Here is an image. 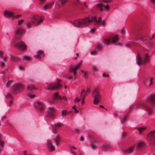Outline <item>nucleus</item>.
<instances>
[{"instance_id": "obj_1", "label": "nucleus", "mask_w": 155, "mask_h": 155, "mask_svg": "<svg viewBox=\"0 0 155 155\" xmlns=\"http://www.w3.org/2000/svg\"><path fill=\"white\" fill-rule=\"evenodd\" d=\"M92 22L102 26L105 25L106 23L105 20H102L100 17L97 18L95 16H89L88 17L75 20L73 22V25L75 27H79L86 26Z\"/></svg>"}, {"instance_id": "obj_2", "label": "nucleus", "mask_w": 155, "mask_h": 155, "mask_svg": "<svg viewBox=\"0 0 155 155\" xmlns=\"http://www.w3.org/2000/svg\"><path fill=\"white\" fill-rule=\"evenodd\" d=\"M44 18L43 17L38 15L34 16L30 21H28L26 23L27 25L29 26L34 24L37 25L40 24Z\"/></svg>"}, {"instance_id": "obj_3", "label": "nucleus", "mask_w": 155, "mask_h": 155, "mask_svg": "<svg viewBox=\"0 0 155 155\" xmlns=\"http://www.w3.org/2000/svg\"><path fill=\"white\" fill-rule=\"evenodd\" d=\"M92 97L93 99V103L94 104L100 102L102 98L100 89L98 88H95L93 91L92 94Z\"/></svg>"}, {"instance_id": "obj_4", "label": "nucleus", "mask_w": 155, "mask_h": 155, "mask_svg": "<svg viewBox=\"0 0 155 155\" xmlns=\"http://www.w3.org/2000/svg\"><path fill=\"white\" fill-rule=\"evenodd\" d=\"M91 90L89 87H87L86 90L83 89L81 92L80 98H75L74 100L78 102H79L81 100L82 101L81 104H84V98L87 95V93L90 92Z\"/></svg>"}, {"instance_id": "obj_5", "label": "nucleus", "mask_w": 155, "mask_h": 155, "mask_svg": "<svg viewBox=\"0 0 155 155\" xmlns=\"http://www.w3.org/2000/svg\"><path fill=\"white\" fill-rule=\"evenodd\" d=\"M137 57V64L139 65H141L142 64H144L149 61V56L148 54H145L144 58L141 59L140 55L138 54Z\"/></svg>"}, {"instance_id": "obj_6", "label": "nucleus", "mask_w": 155, "mask_h": 155, "mask_svg": "<svg viewBox=\"0 0 155 155\" xmlns=\"http://www.w3.org/2000/svg\"><path fill=\"white\" fill-rule=\"evenodd\" d=\"M81 63L80 62L76 65H71L68 68V71L69 72L72 73L74 76L77 75L76 70L81 66Z\"/></svg>"}, {"instance_id": "obj_7", "label": "nucleus", "mask_w": 155, "mask_h": 155, "mask_svg": "<svg viewBox=\"0 0 155 155\" xmlns=\"http://www.w3.org/2000/svg\"><path fill=\"white\" fill-rule=\"evenodd\" d=\"M61 87V86L59 82L52 83L49 84L47 86L48 90H52Z\"/></svg>"}, {"instance_id": "obj_8", "label": "nucleus", "mask_w": 155, "mask_h": 155, "mask_svg": "<svg viewBox=\"0 0 155 155\" xmlns=\"http://www.w3.org/2000/svg\"><path fill=\"white\" fill-rule=\"evenodd\" d=\"M107 2V1H106L105 2L102 1L100 2L97 4V7L100 9V10L101 11H103L104 9V10H108L110 8L109 6L108 5L104 6V5L103 4V3H105Z\"/></svg>"}, {"instance_id": "obj_9", "label": "nucleus", "mask_w": 155, "mask_h": 155, "mask_svg": "<svg viewBox=\"0 0 155 155\" xmlns=\"http://www.w3.org/2000/svg\"><path fill=\"white\" fill-rule=\"evenodd\" d=\"M16 48L21 51L25 50L27 48V46L24 42L20 41L15 45Z\"/></svg>"}, {"instance_id": "obj_10", "label": "nucleus", "mask_w": 155, "mask_h": 155, "mask_svg": "<svg viewBox=\"0 0 155 155\" xmlns=\"http://www.w3.org/2000/svg\"><path fill=\"white\" fill-rule=\"evenodd\" d=\"M24 31V30L22 28L20 27L18 28L15 31V38L16 39H18L23 34Z\"/></svg>"}, {"instance_id": "obj_11", "label": "nucleus", "mask_w": 155, "mask_h": 155, "mask_svg": "<svg viewBox=\"0 0 155 155\" xmlns=\"http://www.w3.org/2000/svg\"><path fill=\"white\" fill-rule=\"evenodd\" d=\"M48 116L51 118H53L55 116V111L52 107L49 108L47 111Z\"/></svg>"}, {"instance_id": "obj_12", "label": "nucleus", "mask_w": 155, "mask_h": 155, "mask_svg": "<svg viewBox=\"0 0 155 155\" xmlns=\"http://www.w3.org/2000/svg\"><path fill=\"white\" fill-rule=\"evenodd\" d=\"M63 126V124L60 122L54 124L53 126V132L54 133H56L57 132L58 130L62 127Z\"/></svg>"}, {"instance_id": "obj_13", "label": "nucleus", "mask_w": 155, "mask_h": 155, "mask_svg": "<svg viewBox=\"0 0 155 155\" xmlns=\"http://www.w3.org/2000/svg\"><path fill=\"white\" fill-rule=\"evenodd\" d=\"M111 41L114 43H116L118 41V37L117 36H115L112 38L110 39H105L104 42L105 44H107L110 42Z\"/></svg>"}, {"instance_id": "obj_14", "label": "nucleus", "mask_w": 155, "mask_h": 155, "mask_svg": "<svg viewBox=\"0 0 155 155\" xmlns=\"http://www.w3.org/2000/svg\"><path fill=\"white\" fill-rule=\"evenodd\" d=\"M145 109L148 115H151L153 114V110L151 105L146 104L145 106Z\"/></svg>"}, {"instance_id": "obj_15", "label": "nucleus", "mask_w": 155, "mask_h": 155, "mask_svg": "<svg viewBox=\"0 0 155 155\" xmlns=\"http://www.w3.org/2000/svg\"><path fill=\"white\" fill-rule=\"evenodd\" d=\"M147 137L149 140L155 141V129L150 131L147 135Z\"/></svg>"}, {"instance_id": "obj_16", "label": "nucleus", "mask_w": 155, "mask_h": 155, "mask_svg": "<svg viewBox=\"0 0 155 155\" xmlns=\"http://www.w3.org/2000/svg\"><path fill=\"white\" fill-rule=\"evenodd\" d=\"M23 87L22 84H16L12 86V90L14 91H18L23 89Z\"/></svg>"}, {"instance_id": "obj_17", "label": "nucleus", "mask_w": 155, "mask_h": 155, "mask_svg": "<svg viewBox=\"0 0 155 155\" xmlns=\"http://www.w3.org/2000/svg\"><path fill=\"white\" fill-rule=\"evenodd\" d=\"M148 100L150 103L155 106V94L150 95L149 97Z\"/></svg>"}, {"instance_id": "obj_18", "label": "nucleus", "mask_w": 155, "mask_h": 155, "mask_svg": "<svg viewBox=\"0 0 155 155\" xmlns=\"http://www.w3.org/2000/svg\"><path fill=\"white\" fill-rule=\"evenodd\" d=\"M137 37L138 39H140L143 41H144L147 40L149 37L145 34L141 35L140 34H139L137 35Z\"/></svg>"}, {"instance_id": "obj_19", "label": "nucleus", "mask_w": 155, "mask_h": 155, "mask_svg": "<svg viewBox=\"0 0 155 155\" xmlns=\"http://www.w3.org/2000/svg\"><path fill=\"white\" fill-rule=\"evenodd\" d=\"M67 0H59L56 3L57 8H60L63 6L67 2Z\"/></svg>"}, {"instance_id": "obj_20", "label": "nucleus", "mask_w": 155, "mask_h": 155, "mask_svg": "<svg viewBox=\"0 0 155 155\" xmlns=\"http://www.w3.org/2000/svg\"><path fill=\"white\" fill-rule=\"evenodd\" d=\"M27 89L29 90H33L36 89L35 85L32 82H30L27 86Z\"/></svg>"}, {"instance_id": "obj_21", "label": "nucleus", "mask_w": 155, "mask_h": 155, "mask_svg": "<svg viewBox=\"0 0 155 155\" xmlns=\"http://www.w3.org/2000/svg\"><path fill=\"white\" fill-rule=\"evenodd\" d=\"M35 106L40 110H42L44 109V105L41 102H37L35 104Z\"/></svg>"}, {"instance_id": "obj_22", "label": "nucleus", "mask_w": 155, "mask_h": 155, "mask_svg": "<svg viewBox=\"0 0 155 155\" xmlns=\"http://www.w3.org/2000/svg\"><path fill=\"white\" fill-rule=\"evenodd\" d=\"M53 100L54 101H58L62 100L61 97L59 95L58 93L55 92L52 96Z\"/></svg>"}, {"instance_id": "obj_23", "label": "nucleus", "mask_w": 155, "mask_h": 155, "mask_svg": "<svg viewBox=\"0 0 155 155\" xmlns=\"http://www.w3.org/2000/svg\"><path fill=\"white\" fill-rule=\"evenodd\" d=\"M134 147L138 149H140L144 146L143 143L142 142H138L134 145Z\"/></svg>"}, {"instance_id": "obj_24", "label": "nucleus", "mask_w": 155, "mask_h": 155, "mask_svg": "<svg viewBox=\"0 0 155 155\" xmlns=\"http://www.w3.org/2000/svg\"><path fill=\"white\" fill-rule=\"evenodd\" d=\"M47 149L50 151L52 152L54 150V148L52 145V143L50 141H48L47 144Z\"/></svg>"}, {"instance_id": "obj_25", "label": "nucleus", "mask_w": 155, "mask_h": 155, "mask_svg": "<svg viewBox=\"0 0 155 155\" xmlns=\"http://www.w3.org/2000/svg\"><path fill=\"white\" fill-rule=\"evenodd\" d=\"M134 145H131L128 146L127 148V153L130 154L134 151Z\"/></svg>"}, {"instance_id": "obj_26", "label": "nucleus", "mask_w": 155, "mask_h": 155, "mask_svg": "<svg viewBox=\"0 0 155 155\" xmlns=\"http://www.w3.org/2000/svg\"><path fill=\"white\" fill-rule=\"evenodd\" d=\"M14 15L13 13L9 11L6 10L4 12V15L6 17L13 16Z\"/></svg>"}, {"instance_id": "obj_27", "label": "nucleus", "mask_w": 155, "mask_h": 155, "mask_svg": "<svg viewBox=\"0 0 155 155\" xmlns=\"http://www.w3.org/2000/svg\"><path fill=\"white\" fill-rule=\"evenodd\" d=\"M6 97L8 99L9 101V104L10 105L12 104V96L9 94H7L6 95Z\"/></svg>"}, {"instance_id": "obj_28", "label": "nucleus", "mask_w": 155, "mask_h": 155, "mask_svg": "<svg viewBox=\"0 0 155 155\" xmlns=\"http://www.w3.org/2000/svg\"><path fill=\"white\" fill-rule=\"evenodd\" d=\"M60 140L61 137L59 134H58L55 137V142L56 143V145H58L59 144L58 142Z\"/></svg>"}, {"instance_id": "obj_29", "label": "nucleus", "mask_w": 155, "mask_h": 155, "mask_svg": "<svg viewBox=\"0 0 155 155\" xmlns=\"http://www.w3.org/2000/svg\"><path fill=\"white\" fill-rule=\"evenodd\" d=\"M37 58L39 59L44 56L43 52L42 51H39L37 53Z\"/></svg>"}, {"instance_id": "obj_30", "label": "nucleus", "mask_w": 155, "mask_h": 155, "mask_svg": "<svg viewBox=\"0 0 155 155\" xmlns=\"http://www.w3.org/2000/svg\"><path fill=\"white\" fill-rule=\"evenodd\" d=\"M76 2L77 3V4H78V5H83V6L84 8H87V6L86 5V3L85 2L82 3L80 1V0H76Z\"/></svg>"}, {"instance_id": "obj_31", "label": "nucleus", "mask_w": 155, "mask_h": 155, "mask_svg": "<svg viewBox=\"0 0 155 155\" xmlns=\"http://www.w3.org/2000/svg\"><path fill=\"white\" fill-rule=\"evenodd\" d=\"M52 5V2H50L45 4L43 6V8L45 9H49L51 8Z\"/></svg>"}, {"instance_id": "obj_32", "label": "nucleus", "mask_w": 155, "mask_h": 155, "mask_svg": "<svg viewBox=\"0 0 155 155\" xmlns=\"http://www.w3.org/2000/svg\"><path fill=\"white\" fill-rule=\"evenodd\" d=\"M142 103L141 101H139L136 103L134 105L135 109H137L140 107L142 105Z\"/></svg>"}, {"instance_id": "obj_33", "label": "nucleus", "mask_w": 155, "mask_h": 155, "mask_svg": "<svg viewBox=\"0 0 155 155\" xmlns=\"http://www.w3.org/2000/svg\"><path fill=\"white\" fill-rule=\"evenodd\" d=\"M153 78H150L148 79L146 81V83L148 84L149 86H151L153 84Z\"/></svg>"}, {"instance_id": "obj_34", "label": "nucleus", "mask_w": 155, "mask_h": 155, "mask_svg": "<svg viewBox=\"0 0 155 155\" xmlns=\"http://www.w3.org/2000/svg\"><path fill=\"white\" fill-rule=\"evenodd\" d=\"M146 128L145 127H139L137 128V130L139 131V133L140 134H141L143 130H146Z\"/></svg>"}, {"instance_id": "obj_35", "label": "nucleus", "mask_w": 155, "mask_h": 155, "mask_svg": "<svg viewBox=\"0 0 155 155\" xmlns=\"http://www.w3.org/2000/svg\"><path fill=\"white\" fill-rule=\"evenodd\" d=\"M72 109L75 111V113H78L79 112V110L77 109L78 108V107L76 106H74L72 107Z\"/></svg>"}, {"instance_id": "obj_36", "label": "nucleus", "mask_w": 155, "mask_h": 155, "mask_svg": "<svg viewBox=\"0 0 155 155\" xmlns=\"http://www.w3.org/2000/svg\"><path fill=\"white\" fill-rule=\"evenodd\" d=\"M27 96L28 98L30 99H32L34 97L35 95L33 94L29 93L28 94Z\"/></svg>"}, {"instance_id": "obj_37", "label": "nucleus", "mask_w": 155, "mask_h": 155, "mask_svg": "<svg viewBox=\"0 0 155 155\" xmlns=\"http://www.w3.org/2000/svg\"><path fill=\"white\" fill-rule=\"evenodd\" d=\"M68 114L67 110H62L61 111V115L62 116H65Z\"/></svg>"}, {"instance_id": "obj_38", "label": "nucleus", "mask_w": 155, "mask_h": 155, "mask_svg": "<svg viewBox=\"0 0 155 155\" xmlns=\"http://www.w3.org/2000/svg\"><path fill=\"white\" fill-rule=\"evenodd\" d=\"M23 58L24 60L27 61L30 59V57L28 56L25 55L24 56Z\"/></svg>"}, {"instance_id": "obj_39", "label": "nucleus", "mask_w": 155, "mask_h": 155, "mask_svg": "<svg viewBox=\"0 0 155 155\" xmlns=\"http://www.w3.org/2000/svg\"><path fill=\"white\" fill-rule=\"evenodd\" d=\"M81 72L83 73L82 74L83 76L84 77H86L87 76V74L83 70L81 71Z\"/></svg>"}, {"instance_id": "obj_40", "label": "nucleus", "mask_w": 155, "mask_h": 155, "mask_svg": "<svg viewBox=\"0 0 155 155\" xmlns=\"http://www.w3.org/2000/svg\"><path fill=\"white\" fill-rule=\"evenodd\" d=\"M4 54V52L3 51L0 50V57H2Z\"/></svg>"}, {"instance_id": "obj_41", "label": "nucleus", "mask_w": 155, "mask_h": 155, "mask_svg": "<svg viewBox=\"0 0 155 155\" xmlns=\"http://www.w3.org/2000/svg\"><path fill=\"white\" fill-rule=\"evenodd\" d=\"M11 81H12L11 80H8L6 84V85L7 86H8L9 85L10 86L11 84Z\"/></svg>"}, {"instance_id": "obj_42", "label": "nucleus", "mask_w": 155, "mask_h": 155, "mask_svg": "<svg viewBox=\"0 0 155 155\" xmlns=\"http://www.w3.org/2000/svg\"><path fill=\"white\" fill-rule=\"evenodd\" d=\"M92 68L94 71H96L97 69V67L95 65H93L92 67Z\"/></svg>"}, {"instance_id": "obj_43", "label": "nucleus", "mask_w": 155, "mask_h": 155, "mask_svg": "<svg viewBox=\"0 0 155 155\" xmlns=\"http://www.w3.org/2000/svg\"><path fill=\"white\" fill-rule=\"evenodd\" d=\"M5 65V61L3 60L2 61L1 63L0 64V66L1 67H3Z\"/></svg>"}, {"instance_id": "obj_44", "label": "nucleus", "mask_w": 155, "mask_h": 155, "mask_svg": "<svg viewBox=\"0 0 155 155\" xmlns=\"http://www.w3.org/2000/svg\"><path fill=\"white\" fill-rule=\"evenodd\" d=\"M21 16V15H18L16 16H15L13 17L12 19H13L15 18H17L20 17Z\"/></svg>"}, {"instance_id": "obj_45", "label": "nucleus", "mask_w": 155, "mask_h": 155, "mask_svg": "<svg viewBox=\"0 0 155 155\" xmlns=\"http://www.w3.org/2000/svg\"><path fill=\"white\" fill-rule=\"evenodd\" d=\"M23 20L22 19H21L18 21V25H21L23 22Z\"/></svg>"}, {"instance_id": "obj_46", "label": "nucleus", "mask_w": 155, "mask_h": 155, "mask_svg": "<svg viewBox=\"0 0 155 155\" xmlns=\"http://www.w3.org/2000/svg\"><path fill=\"white\" fill-rule=\"evenodd\" d=\"M63 98L64 101H68L67 98L66 96H63Z\"/></svg>"}, {"instance_id": "obj_47", "label": "nucleus", "mask_w": 155, "mask_h": 155, "mask_svg": "<svg viewBox=\"0 0 155 155\" xmlns=\"http://www.w3.org/2000/svg\"><path fill=\"white\" fill-rule=\"evenodd\" d=\"M17 59V57L16 56H12V60L15 61V60Z\"/></svg>"}, {"instance_id": "obj_48", "label": "nucleus", "mask_w": 155, "mask_h": 155, "mask_svg": "<svg viewBox=\"0 0 155 155\" xmlns=\"http://www.w3.org/2000/svg\"><path fill=\"white\" fill-rule=\"evenodd\" d=\"M126 120V117H125L121 121L122 123V124L124 123V122H125Z\"/></svg>"}, {"instance_id": "obj_49", "label": "nucleus", "mask_w": 155, "mask_h": 155, "mask_svg": "<svg viewBox=\"0 0 155 155\" xmlns=\"http://www.w3.org/2000/svg\"><path fill=\"white\" fill-rule=\"evenodd\" d=\"M80 140L81 141H83L84 140V138L83 137L81 136L80 137Z\"/></svg>"}, {"instance_id": "obj_50", "label": "nucleus", "mask_w": 155, "mask_h": 155, "mask_svg": "<svg viewBox=\"0 0 155 155\" xmlns=\"http://www.w3.org/2000/svg\"><path fill=\"white\" fill-rule=\"evenodd\" d=\"M96 53V51L95 50L93 51H91L92 54H95Z\"/></svg>"}, {"instance_id": "obj_51", "label": "nucleus", "mask_w": 155, "mask_h": 155, "mask_svg": "<svg viewBox=\"0 0 155 155\" xmlns=\"http://www.w3.org/2000/svg\"><path fill=\"white\" fill-rule=\"evenodd\" d=\"M1 58H2L3 60V61L4 60H5L6 59V58L5 56H3L2 57H1Z\"/></svg>"}, {"instance_id": "obj_52", "label": "nucleus", "mask_w": 155, "mask_h": 155, "mask_svg": "<svg viewBox=\"0 0 155 155\" xmlns=\"http://www.w3.org/2000/svg\"><path fill=\"white\" fill-rule=\"evenodd\" d=\"M23 68L24 67L22 66H20L19 67V70H23Z\"/></svg>"}, {"instance_id": "obj_53", "label": "nucleus", "mask_w": 155, "mask_h": 155, "mask_svg": "<svg viewBox=\"0 0 155 155\" xmlns=\"http://www.w3.org/2000/svg\"><path fill=\"white\" fill-rule=\"evenodd\" d=\"M101 47L100 45H98V48H97V50H99V49H101Z\"/></svg>"}, {"instance_id": "obj_54", "label": "nucleus", "mask_w": 155, "mask_h": 155, "mask_svg": "<svg viewBox=\"0 0 155 155\" xmlns=\"http://www.w3.org/2000/svg\"><path fill=\"white\" fill-rule=\"evenodd\" d=\"M103 77H107V76H109V75H107L106 74H103Z\"/></svg>"}, {"instance_id": "obj_55", "label": "nucleus", "mask_w": 155, "mask_h": 155, "mask_svg": "<svg viewBox=\"0 0 155 155\" xmlns=\"http://www.w3.org/2000/svg\"><path fill=\"white\" fill-rule=\"evenodd\" d=\"M99 107H101V108H104V109H105L104 107V106L102 105H99Z\"/></svg>"}, {"instance_id": "obj_56", "label": "nucleus", "mask_w": 155, "mask_h": 155, "mask_svg": "<svg viewBox=\"0 0 155 155\" xmlns=\"http://www.w3.org/2000/svg\"><path fill=\"white\" fill-rule=\"evenodd\" d=\"M95 29H94L92 30L91 31L93 32L95 31Z\"/></svg>"}, {"instance_id": "obj_57", "label": "nucleus", "mask_w": 155, "mask_h": 155, "mask_svg": "<svg viewBox=\"0 0 155 155\" xmlns=\"http://www.w3.org/2000/svg\"><path fill=\"white\" fill-rule=\"evenodd\" d=\"M152 2H155V0H151Z\"/></svg>"}, {"instance_id": "obj_58", "label": "nucleus", "mask_w": 155, "mask_h": 155, "mask_svg": "<svg viewBox=\"0 0 155 155\" xmlns=\"http://www.w3.org/2000/svg\"><path fill=\"white\" fill-rule=\"evenodd\" d=\"M126 46H130V45L129 44H127V45H126Z\"/></svg>"}, {"instance_id": "obj_59", "label": "nucleus", "mask_w": 155, "mask_h": 155, "mask_svg": "<svg viewBox=\"0 0 155 155\" xmlns=\"http://www.w3.org/2000/svg\"><path fill=\"white\" fill-rule=\"evenodd\" d=\"M153 37H152L151 38H150L149 39V40H151L153 39Z\"/></svg>"}, {"instance_id": "obj_60", "label": "nucleus", "mask_w": 155, "mask_h": 155, "mask_svg": "<svg viewBox=\"0 0 155 155\" xmlns=\"http://www.w3.org/2000/svg\"><path fill=\"white\" fill-rule=\"evenodd\" d=\"M153 37H152L151 38H150L149 39V40H151L153 39Z\"/></svg>"}, {"instance_id": "obj_61", "label": "nucleus", "mask_w": 155, "mask_h": 155, "mask_svg": "<svg viewBox=\"0 0 155 155\" xmlns=\"http://www.w3.org/2000/svg\"><path fill=\"white\" fill-rule=\"evenodd\" d=\"M155 36V35L154 34H153L152 35V37H153V38H154Z\"/></svg>"}, {"instance_id": "obj_62", "label": "nucleus", "mask_w": 155, "mask_h": 155, "mask_svg": "<svg viewBox=\"0 0 155 155\" xmlns=\"http://www.w3.org/2000/svg\"><path fill=\"white\" fill-rule=\"evenodd\" d=\"M41 2H42L44 1V0H39Z\"/></svg>"}, {"instance_id": "obj_63", "label": "nucleus", "mask_w": 155, "mask_h": 155, "mask_svg": "<svg viewBox=\"0 0 155 155\" xmlns=\"http://www.w3.org/2000/svg\"><path fill=\"white\" fill-rule=\"evenodd\" d=\"M67 86H66L65 85V86H64V88H65V89H66V88H67Z\"/></svg>"}, {"instance_id": "obj_64", "label": "nucleus", "mask_w": 155, "mask_h": 155, "mask_svg": "<svg viewBox=\"0 0 155 155\" xmlns=\"http://www.w3.org/2000/svg\"><path fill=\"white\" fill-rule=\"evenodd\" d=\"M70 78L71 79H72L73 78V77L72 76H71L70 77Z\"/></svg>"}]
</instances>
